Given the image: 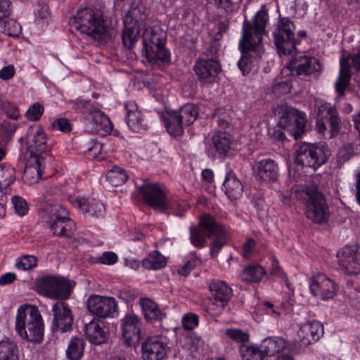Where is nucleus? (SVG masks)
<instances>
[{"label":"nucleus","mask_w":360,"mask_h":360,"mask_svg":"<svg viewBox=\"0 0 360 360\" xmlns=\"http://www.w3.org/2000/svg\"><path fill=\"white\" fill-rule=\"evenodd\" d=\"M269 15L264 11H258L252 23L245 20L243 27V36L239 42L242 56L238 66L243 75L250 70V62L252 58H261L264 53L262 45V36L268 22Z\"/></svg>","instance_id":"f257e3e1"},{"label":"nucleus","mask_w":360,"mask_h":360,"mask_svg":"<svg viewBox=\"0 0 360 360\" xmlns=\"http://www.w3.org/2000/svg\"><path fill=\"white\" fill-rule=\"evenodd\" d=\"M189 231L191 243L197 248H203L206 246L207 238L212 240L210 244L212 257L218 255L229 239V233L224 226L217 222L214 216L208 213H204L200 216L198 225L191 226Z\"/></svg>","instance_id":"f03ea898"},{"label":"nucleus","mask_w":360,"mask_h":360,"mask_svg":"<svg viewBox=\"0 0 360 360\" xmlns=\"http://www.w3.org/2000/svg\"><path fill=\"white\" fill-rule=\"evenodd\" d=\"M72 27L86 34L99 44H105L110 40L113 29L103 20L101 13L90 8L79 10L70 19Z\"/></svg>","instance_id":"7ed1b4c3"},{"label":"nucleus","mask_w":360,"mask_h":360,"mask_svg":"<svg viewBox=\"0 0 360 360\" xmlns=\"http://www.w3.org/2000/svg\"><path fill=\"white\" fill-rule=\"evenodd\" d=\"M292 190L295 198L305 203L304 214L307 218L316 224H323L328 220V206L324 195L316 185L296 186Z\"/></svg>","instance_id":"20e7f679"},{"label":"nucleus","mask_w":360,"mask_h":360,"mask_svg":"<svg viewBox=\"0 0 360 360\" xmlns=\"http://www.w3.org/2000/svg\"><path fill=\"white\" fill-rule=\"evenodd\" d=\"M142 40L143 53L148 62L154 64L169 62L170 53L165 48L167 33L159 25L146 27Z\"/></svg>","instance_id":"39448f33"},{"label":"nucleus","mask_w":360,"mask_h":360,"mask_svg":"<svg viewBox=\"0 0 360 360\" xmlns=\"http://www.w3.org/2000/svg\"><path fill=\"white\" fill-rule=\"evenodd\" d=\"M328 155V150L326 144L303 143L296 149L294 160L297 165L316 169L326 162Z\"/></svg>","instance_id":"423d86ee"},{"label":"nucleus","mask_w":360,"mask_h":360,"mask_svg":"<svg viewBox=\"0 0 360 360\" xmlns=\"http://www.w3.org/2000/svg\"><path fill=\"white\" fill-rule=\"evenodd\" d=\"M148 15L144 8L139 6L131 8L124 20V29L122 31V43L128 49H131L138 39L141 28L144 27Z\"/></svg>","instance_id":"0eeeda50"},{"label":"nucleus","mask_w":360,"mask_h":360,"mask_svg":"<svg viewBox=\"0 0 360 360\" xmlns=\"http://www.w3.org/2000/svg\"><path fill=\"white\" fill-rule=\"evenodd\" d=\"M295 26L288 18H280L272 35L274 44L280 55H290L296 50Z\"/></svg>","instance_id":"6e6552de"},{"label":"nucleus","mask_w":360,"mask_h":360,"mask_svg":"<svg viewBox=\"0 0 360 360\" xmlns=\"http://www.w3.org/2000/svg\"><path fill=\"white\" fill-rule=\"evenodd\" d=\"M35 287L40 295L55 300L68 299L72 288L68 280L57 276H46L38 279Z\"/></svg>","instance_id":"1a4fd4ad"},{"label":"nucleus","mask_w":360,"mask_h":360,"mask_svg":"<svg viewBox=\"0 0 360 360\" xmlns=\"http://www.w3.org/2000/svg\"><path fill=\"white\" fill-rule=\"evenodd\" d=\"M39 215L40 223L56 236V233L63 229L62 226L65 220L68 219L69 212L59 204H44L39 207Z\"/></svg>","instance_id":"9d476101"},{"label":"nucleus","mask_w":360,"mask_h":360,"mask_svg":"<svg viewBox=\"0 0 360 360\" xmlns=\"http://www.w3.org/2000/svg\"><path fill=\"white\" fill-rule=\"evenodd\" d=\"M306 115L290 106L281 108V116L278 124L281 127L289 132L295 139H300L306 129Z\"/></svg>","instance_id":"9b49d317"},{"label":"nucleus","mask_w":360,"mask_h":360,"mask_svg":"<svg viewBox=\"0 0 360 360\" xmlns=\"http://www.w3.org/2000/svg\"><path fill=\"white\" fill-rule=\"evenodd\" d=\"M210 291L213 297L205 301L207 302V311L210 313H221L232 297V289L223 281L213 280L209 285Z\"/></svg>","instance_id":"f8f14e48"},{"label":"nucleus","mask_w":360,"mask_h":360,"mask_svg":"<svg viewBox=\"0 0 360 360\" xmlns=\"http://www.w3.org/2000/svg\"><path fill=\"white\" fill-rule=\"evenodd\" d=\"M139 191L144 202L150 207L161 212L169 207L166 191L163 186L144 181L143 184L139 187Z\"/></svg>","instance_id":"ddd939ff"},{"label":"nucleus","mask_w":360,"mask_h":360,"mask_svg":"<svg viewBox=\"0 0 360 360\" xmlns=\"http://www.w3.org/2000/svg\"><path fill=\"white\" fill-rule=\"evenodd\" d=\"M193 70L202 85H210L216 82L221 67L217 60L205 53L196 60Z\"/></svg>","instance_id":"4468645a"},{"label":"nucleus","mask_w":360,"mask_h":360,"mask_svg":"<svg viewBox=\"0 0 360 360\" xmlns=\"http://www.w3.org/2000/svg\"><path fill=\"white\" fill-rule=\"evenodd\" d=\"M87 309L92 315L102 319L112 318L117 314V304L111 297L91 295L87 300Z\"/></svg>","instance_id":"2eb2a0df"},{"label":"nucleus","mask_w":360,"mask_h":360,"mask_svg":"<svg viewBox=\"0 0 360 360\" xmlns=\"http://www.w3.org/2000/svg\"><path fill=\"white\" fill-rule=\"evenodd\" d=\"M141 319L134 313H129L121 320V330L124 344L128 347H136L141 339Z\"/></svg>","instance_id":"dca6fc26"},{"label":"nucleus","mask_w":360,"mask_h":360,"mask_svg":"<svg viewBox=\"0 0 360 360\" xmlns=\"http://www.w3.org/2000/svg\"><path fill=\"white\" fill-rule=\"evenodd\" d=\"M169 349L166 336H150L142 345V356L143 360H162L167 356Z\"/></svg>","instance_id":"f3484780"},{"label":"nucleus","mask_w":360,"mask_h":360,"mask_svg":"<svg viewBox=\"0 0 360 360\" xmlns=\"http://www.w3.org/2000/svg\"><path fill=\"white\" fill-rule=\"evenodd\" d=\"M53 319L51 329L54 333H66L72 329L74 318L71 309L63 302H57L52 307Z\"/></svg>","instance_id":"a211bd4d"},{"label":"nucleus","mask_w":360,"mask_h":360,"mask_svg":"<svg viewBox=\"0 0 360 360\" xmlns=\"http://www.w3.org/2000/svg\"><path fill=\"white\" fill-rule=\"evenodd\" d=\"M309 289L314 296L323 300L332 299L338 291L335 283L323 274H317L311 278Z\"/></svg>","instance_id":"6ab92c4d"},{"label":"nucleus","mask_w":360,"mask_h":360,"mask_svg":"<svg viewBox=\"0 0 360 360\" xmlns=\"http://www.w3.org/2000/svg\"><path fill=\"white\" fill-rule=\"evenodd\" d=\"M317 117L326 120L330 127L329 138L336 136L340 131V118L335 105L325 101L316 103Z\"/></svg>","instance_id":"aec40b11"},{"label":"nucleus","mask_w":360,"mask_h":360,"mask_svg":"<svg viewBox=\"0 0 360 360\" xmlns=\"http://www.w3.org/2000/svg\"><path fill=\"white\" fill-rule=\"evenodd\" d=\"M340 266L348 275L360 274V252L354 247L345 246L338 253Z\"/></svg>","instance_id":"412c9836"},{"label":"nucleus","mask_w":360,"mask_h":360,"mask_svg":"<svg viewBox=\"0 0 360 360\" xmlns=\"http://www.w3.org/2000/svg\"><path fill=\"white\" fill-rule=\"evenodd\" d=\"M112 125L107 115L101 110H94L86 117V130L104 136L110 134Z\"/></svg>","instance_id":"4be33fe9"},{"label":"nucleus","mask_w":360,"mask_h":360,"mask_svg":"<svg viewBox=\"0 0 360 360\" xmlns=\"http://www.w3.org/2000/svg\"><path fill=\"white\" fill-rule=\"evenodd\" d=\"M72 203L86 217H101L105 212V207L103 203L96 198H75L72 200Z\"/></svg>","instance_id":"5701e85b"},{"label":"nucleus","mask_w":360,"mask_h":360,"mask_svg":"<svg viewBox=\"0 0 360 360\" xmlns=\"http://www.w3.org/2000/svg\"><path fill=\"white\" fill-rule=\"evenodd\" d=\"M28 149L32 156L38 155L46 150V136L44 131L39 127H31L27 135Z\"/></svg>","instance_id":"b1692460"},{"label":"nucleus","mask_w":360,"mask_h":360,"mask_svg":"<svg viewBox=\"0 0 360 360\" xmlns=\"http://www.w3.org/2000/svg\"><path fill=\"white\" fill-rule=\"evenodd\" d=\"M323 326L317 321L303 324L298 331L301 346L307 347L317 342L323 335Z\"/></svg>","instance_id":"393cba45"},{"label":"nucleus","mask_w":360,"mask_h":360,"mask_svg":"<svg viewBox=\"0 0 360 360\" xmlns=\"http://www.w3.org/2000/svg\"><path fill=\"white\" fill-rule=\"evenodd\" d=\"M41 313L34 304H24L18 309L15 317V330L22 332V330L27 329L30 324L34 322L39 316Z\"/></svg>","instance_id":"a878e982"},{"label":"nucleus","mask_w":360,"mask_h":360,"mask_svg":"<svg viewBox=\"0 0 360 360\" xmlns=\"http://www.w3.org/2000/svg\"><path fill=\"white\" fill-rule=\"evenodd\" d=\"M84 335L91 343L101 345L108 339V333L104 328V323L94 318L84 326Z\"/></svg>","instance_id":"bb28decb"},{"label":"nucleus","mask_w":360,"mask_h":360,"mask_svg":"<svg viewBox=\"0 0 360 360\" xmlns=\"http://www.w3.org/2000/svg\"><path fill=\"white\" fill-rule=\"evenodd\" d=\"M278 169V164L269 158L261 160L255 165L256 176L264 181H276L279 176Z\"/></svg>","instance_id":"cd10ccee"},{"label":"nucleus","mask_w":360,"mask_h":360,"mask_svg":"<svg viewBox=\"0 0 360 360\" xmlns=\"http://www.w3.org/2000/svg\"><path fill=\"white\" fill-rule=\"evenodd\" d=\"M291 69L299 76H308L321 70V65L314 57L302 56L292 60Z\"/></svg>","instance_id":"c85d7f7f"},{"label":"nucleus","mask_w":360,"mask_h":360,"mask_svg":"<svg viewBox=\"0 0 360 360\" xmlns=\"http://www.w3.org/2000/svg\"><path fill=\"white\" fill-rule=\"evenodd\" d=\"M44 325L42 316H39L34 322L28 326L27 329L17 333L23 340L34 343H40L44 338Z\"/></svg>","instance_id":"c756f323"},{"label":"nucleus","mask_w":360,"mask_h":360,"mask_svg":"<svg viewBox=\"0 0 360 360\" xmlns=\"http://www.w3.org/2000/svg\"><path fill=\"white\" fill-rule=\"evenodd\" d=\"M127 122L128 127L135 132L144 131L148 128V122L134 105H131L130 109H127Z\"/></svg>","instance_id":"7c9ffc66"},{"label":"nucleus","mask_w":360,"mask_h":360,"mask_svg":"<svg viewBox=\"0 0 360 360\" xmlns=\"http://www.w3.org/2000/svg\"><path fill=\"white\" fill-rule=\"evenodd\" d=\"M350 68L349 58H342L340 59L339 76L335 84V89L338 93L339 96L344 95L345 91L349 84L351 79Z\"/></svg>","instance_id":"2f4dec72"},{"label":"nucleus","mask_w":360,"mask_h":360,"mask_svg":"<svg viewBox=\"0 0 360 360\" xmlns=\"http://www.w3.org/2000/svg\"><path fill=\"white\" fill-rule=\"evenodd\" d=\"M223 189L231 200H236L242 195L243 186L236 175L230 172L226 174L223 184Z\"/></svg>","instance_id":"473e14b6"},{"label":"nucleus","mask_w":360,"mask_h":360,"mask_svg":"<svg viewBox=\"0 0 360 360\" xmlns=\"http://www.w3.org/2000/svg\"><path fill=\"white\" fill-rule=\"evenodd\" d=\"M140 305L145 319L148 321H161L165 317L157 304L148 298H141Z\"/></svg>","instance_id":"72a5a7b5"},{"label":"nucleus","mask_w":360,"mask_h":360,"mask_svg":"<svg viewBox=\"0 0 360 360\" xmlns=\"http://www.w3.org/2000/svg\"><path fill=\"white\" fill-rule=\"evenodd\" d=\"M285 347V340L278 336L267 337L261 344L262 352L266 356H274L283 351Z\"/></svg>","instance_id":"f704fd0d"},{"label":"nucleus","mask_w":360,"mask_h":360,"mask_svg":"<svg viewBox=\"0 0 360 360\" xmlns=\"http://www.w3.org/2000/svg\"><path fill=\"white\" fill-rule=\"evenodd\" d=\"M165 127L167 132L173 136H180L184 133V122L178 116L177 112L169 113L164 117Z\"/></svg>","instance_id":"c9c22d12"},{"label":"nucleus","mask_w":360,"mask_h":360,"mask_svg":"<svg viewBox=\"0 0 360 360\" xmlns=\"http://www.w3.org/2000/svg\"><path fill=\"white\" fill-rule=\"evenodd\" d=\"M266 274L265 269L260 265L252 264L246 266L240 274L243 281L248 283L259 282Z\"/></svg>","instance_id":"e433bc0d"},{"label":"nucleus","mask_w":360,"mask_h":360,"mask_svg":"<svg viewBox=\"0 0 360 360\" xmlns=\"http://www.w3.org/2000/svg\"><path fill=\"white\" fill-rule=\"evenodd\" d=\"M167 264L166 258L158 251L151 252L148 256L142 260V266L148 270H158Z\"/></svg>","instance_id":"4c0bfd02"},{"label":"nucleus","mask_w":360,"mask_h":360,"mask_svg":"<svg viewBox=\"0 0 360 360\" xmlns=\"http://www.w3.org/2000/svg\"><path fill=\"white\" fill-rule=\"evenodd\" d=\"M212 142L220 155H225L231 149V135L226 132L219 131L212 136Z\"/></svg>","instance_id":"58836bf2"},{"label":"nucleus","mask_w":360,"mask_h":360,"mask_svg":"<svg viewBox=\"0 0 360 360\" xmlns=\"http://www.w3.org/2000/svg\"><path fill=\"white\" fill-rule=\"evenodd\" d=\"M41 165L40 158H37L34 165L26 167L23 178L27 184L32 185L39 182L41 178L42 173Z\"/></svg>","instance_id":"ea45409f"},{"label":"nucleus","mask_w":360,"mask_h":360,"mask_svg":"<svg viewBox=\"0 0 360 360\" xmlns=\"http://www.w3.org/2000/svg\"><path fill=\"white\" fill-rule=\"evenodd\" d=\"M18 353L16 345L9 340L0 341V360H18Z\"/></svg>","instance_id":"a19ab883"},{"label":"nucleus","mask_w":360,"mask_h":360,"mask_svg":"<svg viewBox=\"0 0 360 360\" xmlns=\"http://www.w3.org/2000/svg\"><path fill=\"white\" fill-rule=\"evenodd\" d=\"M178 116L187 125L193 124L198 116V108L193 103H186L181 108Z\"/></svg>","instance_id":"79ce46f5"},{"label":"nucleus","mask_w":360,"mask_h":360,"mask_svg":"<svg viewBox=\"0 0 360 360\" xmlns=\"http://www.w3.org/2000/svg\"><path fill=\"white\" fill-rule=\"evenodd\" d=\"M84 352L83 340L77 337H73L68 345L66 354L71 360H79Z\"/></svg>","instance_id":"37998d69"},{"label":"nucleus","mask_w":360,"mask_h":360,"mask_svg":"<svg viewBox=\"0 0 360 360\" xmlns=\"http://www.w3.org/2000/svg\"><path fill=\"white\" fill-rule=\"evenodd\" d=\"M15 179V169L8 164L0 165V189L8 188Z\"/></svg>","instance_id":"c03bdc74"},{"label":"nucleus","mask_w":360,"mask_h":360,"mask_svg":"<svg viewBox=\"0 0 360 360\" xmlns=\"http://www.w3.org/2000/svg\"><path fill=\"white\" fill-rule=\"evenodd\" d=\"M240 353L242 360H264V357L262 348L257 346L241 345Z\"/></svg>","instance_id":"a18cd8bd"},{"label":"nucleus","mask_w":360,"mask_h":360,"mask_svg":"<svg viewBox=\"0 0 360 360\" xmlns=\"http://www.w3.org/2000/svg\"><path fill=\"white\" fill-rule=\"evenodd\" d=\"M107 180L112 186H119L128 179L126 171L119 167H115L107 174Z\"/></svg>","instance_id":"49530a36"},{"label":"nucleus","mask_w":360,"mask_h":360,"mask_svg":"<svg viewBox=\"0 0 360 360\" xmlns=\"http://www.w3.org/2000/svg\"><path fill=\"white\" fill-rule=\"evenodd\" d=\"M37 264V258L33 255H23L15 261V267L22 271L32 269Z\"/></svg>","instance_id":"de8ad7c7"},{"label":"nucleus","mask_w":360,"mask_h":360,"mask_svg":"<svg viewBox=\"0 0 360 360\" xmlns=\"http://www.w3.org/2000/svg\"><path fill=\"white\" fill-rule=\"evenodd\" d=\"M226 335L238 343L246 342L249 340L248 333L237 328L226 329Z\"/></svg>","instance_id":"09e8293b"},{"label":"nucleus","mask_w":360,"mask_h":360,"mask_svg":"<svg viewBox=\"0 0 360 360\" xmlns=\"http://www.w3.org/2000/svg\"><path fill=\"white\" fill-rule=\"evenodd\" d=\"M44 112V107L39 103L31 105L25 113L26 117L31 121L39 120Z\"/></svg>","instance_id":"8fccbe9b"},{"label":"nucleus","mask_w":360,"mask_h":360,"mask_svg":"<svg viewBox=\"0 0 360 360\" xmlns=\"http://www.w3.org/2000/svg\"><path fill=\"white\" fill-rule=\"evenodd\" d=\"M4 32L11 37H18L21 32V26L14 20H8L4 25Z\"/></svg>","instance_id":"3c124183"},{"label":"nucleus","mask_w":360,"mask_h":360,"mask_svg":"<svg viewBox=\"0 0 360 360\" xmlns=\"http://www.w3.org/2000/svg\"><path fill=\"white\" fill-rule=\"evenodd\" d=\"M63 229L60 230L56 233V236L59 237L70 238L73 236L76 229V225L73 220L68 217L67 220H65V223L63 225Z\"/></svg>","instance_id":"603ef678"},{"label":"nucleus","mask_w":360,"mask_h":360,"mask_svg":"<svg viewBox=\"0 0 360 360\" xmlns=\"http://www.w3.org/2000/svg\"><path fill=\"white\" fill-rule=\"evenodd\" d=\"M12 203L15 212L19 216H24L28 212V205L25 199L19 196H13L12 198Z\"/></svg>","instance_id":"864d4df0"},{"label":"nucleus","mask_w":360,"mask_h":360,"mask_svg":"<svg viewBox=\"0 0 360 360\" xmlns=\"http://www.w3.org/2000/svg\"><path fill=\"white\" fill-rule=\"evenodd\" d=\"M182 326L186 330H193L198 326L199 323V317L193 313L185 314L182 318Z\"/></svg>","instance_id":"5fc2aeb1"},{"label":"nucleus","mask_w":360,"mask_h":360,"mask_svg":"<svg viewBox=\"0 0 360 360\" xmlns=\"http://www.w3.org/2000/svg\"><path fill=\"white\" fill-rule=\"evenodd\" d=\"M256 252V241L252 238H249L242 246V256L245 259H250Z\"/></svg>","instance_id":"6e6d98bb"},{"label":"nucleus","mask_w":360,"mask_h":360,"mask_svg":"<svg viewBox=\"0 0 360 360\" xmlns=\"http://www.w3.org/2000/svg\"><path fill=\"white\" fill-rule=\"evenodd\" d=\"M354 154V147L352 143L343 145L339 150L338 158L343 162L349 160Z\"/></svg>","instance_id":"4d7b16f0"},{"label":"nucleus","mask_w":360,"mask_h":360,"mask_svg":"<svg viewBox=\"0 0 360 360\" xmlns=\"http://www.w3.org/2000/svg\"><path fill=\"white\" fill-rule=\"evenodd\" d=\"M90 146L87 147L85 150L86 155L91 159H94L98 157L101 153L103 145L99 142H91L89 143Z\"/></svg>","instance_id":"13d9d810"},{"label":"nucleus","mask_w":360,"mask_h":360,"mask_svg":"<svg viewBox=\"0 0 360 360\" xmlns=\"http://www.w3.org/2000/svg\"><path fill=\"white\" fill-rule=\"evenodd\" d=\"M118 257L116 254L112 252H105L97 259V262L101 264L112 265L117 262Z\"/></svg>","instance_id":"bf43d9fd"},{"label":"nucleus","mask_w":360,"mask_h":360,"mask_svg":"<svg viewBox=\"0 0 360 360\" xmlns=\"http://www.w3.org/2000/svg\"><path fill=\"white\" fill-rule=\"evenodd\" d=\"M291 86L287 82H281L276 84L272 87V91L276 96L286 94L290 91Z\"/></svg>","instance_id":"052dcab7"},{"label":"nucleus","mask_w":360,"mask_h":360,"mask_svg":"<svg viewBox=\"0 0 360 360\" xmlns=\"http://www.w3.org/2000/svg\"><path fill=\"white\" fill-rule=\"evenodd\" d=\"M11 12V1L9 0H0V22L9 17Z\"/></svg>","instance_id":"680f3d73"},{"label":"nucleus","mask_w":360,"mask_h":360,"mask_svg":"<svg viewBox=\"0 0 360 360\" xmlns=\"http://www.w3.org/2000/svg\"><path fill=\"white\" fill-rule=\"evenodd\" d=\"M52 127L63 132L70 131V124L66 118H59L52 123Z\"/></svg>","instance_id":"e2e57ef3"},{"label":"nucleus","mask_w":360,"mask_h":360,"mask_svg":"<svg viewBox=\"0 0 360 360\" xmlns=\"http://www.w3.org/2000/svg\"><path fill=\"white\" fill-rule=\"evenodd\" d=\"M4 110L7 117L10 119L18 120L20 117V112L18 108L10 103L4 105Z\"/></svg>","instance_id":"0e129e2a"},{"label":"nucleus","mask_w":360,"mask_h":360,"mask_svg":"<svg viewBox=\"0 0 360 360\" xmlns=\"http://www.w3.org/2000/svg\"><path fill=\"white\" fill-rule=\"evenodd\" d=\"M18 125L13 122L4 120L0 124V129L7 136H11L16 131Z\"/></svg>","instance_id":"69168bd1"},{"label":"nucleus","mask_w":360,"mask_h":360,"mask_svg":"<svg viewBox=\"0 0 360 360\" xmlns=\"http://www.w3.org/2000/svg\"><path fill=\"white\" fill-rule=\"evenodd\" d=\"M15 70L13 65L4 67L0 70V79L8 80L13 78L15 75Z\"/></svg>","instance_id":"338daca9"},{"label":"nucleus","mask_w":360,"mask_h":360,"mask_svg":"<svg viewBox=\"0 0 360 360\" xmlns=\"http://www.w3.org/2000/svg\"><path fill=\"white\" fill-rule=\"evenodd\" d=\"M35 15L40 19H46L49 15L48 6L39 4L35 11Z\"/></svg>","instance_id":"774afa93"}]
</instances>
